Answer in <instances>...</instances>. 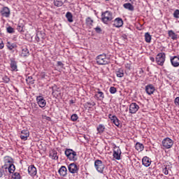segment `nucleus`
Returning a JSON list of instances; mask_svg holds the SVG:
<instances>
[{
    "label": "nucleus",
    "instance_id": "nucleus-52",
    "mask_svg": "<svg viewBox=\"0 0 179 179\" xmlns=\"http://www.w3.org/2000/svg\"><path fill=\"white\" fill-rule=\"evenodd\" d=\"M10 79L8 78H6V83H8L9 82Z\"/></svg>",
    "mask_w": 179,
    "mask_h": 179
},
{
    "label": "nucleus",
    "instance_id": "nucleus-3",
    "mask_svg": "<svg viewBox=\"0 0 179 179\" xmlns=\"http://www.w3.org/2000/svg\"><path fill=\"white\" fill-rule=\"evenodd\" d=\"M96 61L98 65H107L108 64H110V59L107 57L106 54L98 55L96 58Z\"/></svg>",
    "mask_w": 179,
    "mask_h": 179
},
{
    "label": "nucleus",
    "instance_id": "nucleus-31",
    "mask_svg": "<svg viewBox=\"0 0 179 179\" xmlns=\"http://www.w3.org/2000/svg\"><path fill=\"white\" fill-rule=\"evenodd\" d=\"M117 78H124V69H119L115 71Z\"/></svg>",
    "mask_w": 179,
    "mask_h": 179
},
{
    "label": "nucleus",
    "instance_id": "nucleus-22",
    "mask_svg": "<svg viewBox=\"0 0 179 179\" xmlns=\"http://www.w3.org/2000/svg\"><path fill=\"white\" fill-rule=\"evenodd\" d=\"M142 164L145 166V167H149V166L152 164V160L148 157H144L142 159Z\"/></svg>",
    "mask_w": 179,
    "mask_h": 179
},
{
    "label": "nucleus",
    "instance_id": "nucleus-1",
    "mask_svg": "<svg viewBox=\"0 0 179 179\" xmlns=\"http://www.w3.org/2000/svg\"><path fill=\"white\" fill-rule=\"evenodd\" d=\"M3 165L1 166V169L3 170H8V173L10 174H13L15 173V171L16 170V167L15 166V164H13V158L10 156H6L3 157Z\"/></svg>",
    "mask_w": 179,
    "mask_h": 179
},
{
    "label": "nucleus",
    "instance_id": "nucleus-51",
    "mask_svg": "<svg viewBox=\"0 0 179 179\" xmlns=\"http://www.w3.org/2000/svg\"><path fill=\"white\" fill-rule=\"evenodd\" d=\"M70 104H74L75 101H73V99L70 100L69 101Z\"/></svg>",
    "mask_w": 179,
    "mask_h": 179
},
{
    "label": "nucleus",
    "instance_id": "nucleus-29",
    "mask_svg": "<svg viewBox=\"0 0 179 179\" xmlns=\"http://www.w3.org/2000/svg\"><path fill=\"white\" fill-rule=\"evenodd\" d=\"M64 2H66V0H54V5L57 7L62 6Z\"/></svg>",
    "mask_w": 179,
    "mask_h": 179
},
{
    "label": "nucleus",
    "instance_id": "nucleus-42",
    "mask_svg": "<svg viewBox=\"0 0 179 179\" xmlns=\"http://www.w3.org/2000/svg\"><path fill=\"white\" fill-rule=\"evenodd\" d=\"M41 34H42L41 31H38L36 34V41H40V36H41Z\"/></svg>",
    "mask_w": 179,
    "mask_h": 179
},
{
    "label": "nucleus",
    "instance_id": "nucleus-48",
    "mask_svg": "<svg viewBox=\"0 0 179 179\" xmlns=\"http://www.w3.org/2000/svg\"><path fill=\"white\" fill-rule=\"evenodd\" d=\"M43 118H44L45 120H47V121H51V117H48V116H43Z\"/></svg>",
    "mask_w": 179,
    "mask_h": 179
},
{
    "label": "nucleus",
    "instance_id": "nucleus-18",
    "mask_svg": "<svg viewBox=\"0 0 179 179\" xmlns=\"http://www.w3.org/2000/svg\"><path fill=\"white\" fill-rule=\"evenodd\" d=\"M94 98L96 100H99L100 101L104 100V92H101L100 89H98L97 91L95 92Z\"/></svg>",
    "mask_w": 179,
    "mask_h": 179
},
{
    "label": "nucleus",
    "instance_id": "nucleus-32",
    "mask_svg": "<svg viewBox=\"0 0 179 179\" xmlns=\"http://www.w3.org/2000/svg\"><path fill=\"white\" fill-rule=\"evenodd\" d=\"M145 43H150L152 41V36L149 32L145 34Z\"/></svg>",
    "mask_w": 179,
    "mask_h": 179
},
{
    "label": "nucleus",
    "instance_id": "nucleus-5",
    "mask_svg": "<svg viewBox=\"0 0 179 179\" xmlns=\"http://www.w3.org/2000/svg\"><path fill=\"white\" fill-rule=\"evenodd\" d=\"M94 167L100 174H103L104 173V169H106V165L103 164V162L100 159H96L94 162Z\"/></svg>",
    "mask_w": 179,
    "mask_h": 179
},
{
    "label": "nucleus",
    "instance_id": "nucleus-6",
    "mask_svg": "<svg viewBox=\"0 0 179 179\" xmlns=\"http://www.w3.org/2000/svg\"><path fill=\"white\" fill-rule=\"evenodd\" d=\"M155 61L157 65L160 66H163L164 65V62H166V53L160 52L158 53L156 56Z\"/></svg>",
    "mask_w": 179,
    "mask_h": 179
},
{
    "label": "nucleus",
    "instance_id": "nucleus-25",
    "mask_svg": "<svg viewBox=\"0 0 179 179\" xmlns=\"http://www.w3.org/2000/svg\"><path fill=\"white\" fill-rule=\"evenodd\" d=\"M97 134H99V135H101L104 131H106V127L103 124H99L96 128Z\"/></svg>",
    "mask_w": 179,
    "mask_h": 179
},
{
    "label": "nucleus",
    "instance_id": "nucleus-34",
    "mask_svg": "<svg viewBox=\"0 0 179 179\" xmlns=\"http://www.w3.org/2000/svg\"><path fill=\"white\" fill-rule=\"evenodd\" d=\"M87 26L92 27L93 26V20L90 17H87L85 20Z\"/></svg>",
    "mask_w": 179,
    "mask_h": 179
},
{
    "label": "nucleus",
    "instance_id": "nucleus-4",
    "mask_svg": "<svg viewBox=\"0 0 179 179\" xmlns=\"http://www.w3.org/2000/svg\"><path fill=\"white\" fill-rule=\"evenodd\" d=\"M113 20V13L108 10L102 13L101 14V22L104 23V24H108L109 22Z\"/></svg>",
    "mask_w": 179,
    "mask_h": 179
},
{
    "label": "nucleus",
    "instance_id": "nucleus-56",
    "mask_svg": "<svg viewBox=\"0 0 179 179\" xmlns=\"http://www.w3.org/2000/svg\"><path fill=\"white\" fill-rule=\"evenodd\" d=\"M106 1H110V0H106Z\"/></svg>",
    "mask_w": 179,
    "mask_h": 179
},
{
    "label": "nucleus",
    "instance_id": "nucleus-19",
    "mask_svg": "<svg viewBox=\"0 0 179 179\" xmlns=\"http://www.w3.org/2000/svg\"><path fill=\"white\" fill-rule=\"evenodd\" d=\"M28 174L31 176V177H34L37 174V169L34 165H31L28 167Z\"/></svg>",
    "mask_w": 179,
    "mask_h": 179
},
{
    "label": "nucleus",
    "instance_id": "nucleus-49",
    "mask_svg": "<svg viewBox=\"0 0 179 179\" xmlns=\"http://www.w3.org/2000/svg\"><path fill=\"white\" fill-rule=\"evenodd\" d=\"M87 106H96V103H94V102H92V103L87 102Z\"/></svg>",
    "mask_w": 179,
    "mask_h": 179
},
{
    "label": "nucleus",
    "instance_id": "nucleus-26",
    "mask_svg": "<svg viewBox=\"0 0 179 179\" xmlns=\"http://www.w3.org/2000/svg\"><path fill=\"white\" fill-rule=\"evenodd\" d=\"M21 57H29V55H30V53L29 52V49H27V48H23L22 49V52L20 54Z\"/></svg>",
    "mask_w": 179,
    "mask_h": 179
},
{
    "label": "nucleus",
    "instance_id": "nucleus-20",
    "mask_svg": "<svg viewBox=\"0 0 179 179\" xmlns=\"http://www.w3.org/2000/svg\"><path fill=\"white\" fill-rule=\"evenodd\" d=\"M124 24V21L122 20V18L120 17H117L116 19L114 20L113 21V26L115 27H122Z\"/></svg>",
    "mask_w": 179,
    "mask_h": 179
},
{
    "label": "nucleus",
    "instance_id": "nucleus-39",
    "mask_svg": "<svg viewBox=\"0 0 179 179\" xmlns=\"http://www.w3.org/2000/svg\"><path fill=\"white\" fill-rule=\"evenodd\" d=\"M23 25H20V24H18L17 27V31H19L20 33H23Z\"/></svg>",
    "mask_w": 179,
    "mask_h": 179
},
{
    "label": "nucleus",
    "instance_id": "nucleus-53",
    "mask_svg": "<svg viewBox=\"0 0 179 179\" xmlns=\"http://www.w3.org/2000/svg\"><path fill=\"white\" fill-rule=\"evenodd\" d=\"M177 73H178V75L179 76V69L177 70Z\"/></svg>",
    "mask_w": 179,
    "mask_h": 179
},
{
    "label": "nucleus",
    "instance_id": "nucleus-55",
    "mask_svg": "<svg viewBox=\"0 0 179 179\" xmlns=\"http://www.w3.org/2000/svg\"><path fill=\"white\" fill-rule=\"evenodd\" d=\"M129 69H131V67H129Z\"/></svg>",
    "mask_w": 179,
    "mask_h": 179
},
{
    "label": "nucleus",
    "instance_id": "nucleus-37",
    "mask_svg": "<svg viewBox=\"0 0 179 179\" xmlns=\"http://www.w3.org/2000/svg\"><path fill=\"white\" fill-rule=\"evenodd\" d=\"M13 179H20L21 176H20V173L15 172L13 176Z\"/></svg>",
    "mask_w": 179,
    "mask_h": 179
},
{
    "label": "nucleus",
    "instance_id": "nucleus-35",
    "mask_svg": "<svg viewBox=\"0 0 179 179\" xmlns=\"http://www.w3.org/2000/svg\"><path fill=\"white\" fill-rule=\"evenodd\" d=\"M169 169H170V167L169 166H164V167L162 169V173L164 174H165V176H168Z\"/></svg>",
    "mask_w": 179,
    "mask_h": 179
},
{
    "label": "nucleus",
    "instance_id": "nucleus-21",
    "mask_svg": "<svg viewBox=\"0 0 179 179\" xmlns=\"http://www.w3.org/2000/svg\"><path fill=\"white\" fill-rule=\"evenodd\" d=\"M58 173L61 177H66V174L68 173V169H66V166H62L58 171Z\"/></svg>",
    "mask_w": 179,
    "mask_h": 179
},
{
    "label": "nucleus",
    "instance_id": "nucleus-2",
    "mask_svg": "<svg viewBox=\"0 0 179 179\" xmlns=\"http://www.w3.org/2000/svg\"><path fill=\"white\" fill-rule=\"evenodd\" d=\"M64 155L70 162H76L78 160V154L71 148H66L64 151Z\"/></svg>",
    "mask_w": 179,
    "mask_h": 179
},
{
    "label": "nucleus",
    "instance_id": "nucleus-16",
    "mask_svg": "<svg viewBox=\"0 0 179 179\" xmlns=\"http://www.w3.org/2000/svg\"><path fill=\"white\" fill-rule=\"evenodd\" d=\"M29 136H30V132L29 130L24 129L20 133V137L22 141H27V138H29Z\"/></svg>",
    "mask_w": 179,
    "mask_h": 179
},
{
    "label": "nucleus",
    "instance_id": "nucleus-50",
    "mask_svg": "<svg viewBox=\"0 0 179 179\" xmlns=\"http://www.w3.org/2000/svg\"><path fill=\"white\" fill-rule=\"evenodd\" d=\"M150 59L151 62H155V57H150Z\"/></svg>",
    "mask_w": 179,
    "mask_h": 179
},
{
    "label": "nucleus",
    "instance_id": "nucleus-12",
    "mask_svg": "<svg viewBox=\"0 0 179 179\" xmlns=\"http://www.w3.org/2000/svg\"><path fill=\"white\" fill-rule=\"evenodd\" d=\"M108 118L110 120L111 122L114 124L117 128H121V124H120V120L117 116L113 115L111 114L108 115Z\"/></svg>",
    "mask_w": 179,
    "mask_h": 179
},
{
    "label": "nucleus",
    "instance_id": "nucleus-46",
    "mask_svg": "<svg viewBox=\"0 0 179 179\" xmlns=\"http://www.w3.org/2000/svg\"><path fill=\"white\" fill-rule=\"evenodd\" d=\"M96 33H100L101 31V28H100V27H96L95 29H94Z\"/></svg>",
    "mask_w": 179,
    "mask_h": 179
},
{
    "label": "nucleus",
    "instance_id": "nucleus-28",
    "mask_svg": "<svg viewBox=\"0 0 179 179\" xmlns=\"http://www.w3.org/2000/svg\"><path fill=\"white\" fill-rule=\"evenodd\" d=\"M123 7L124 8V9H127L128 10H130L131 12L134 10V8L132 6V4H131V3H126L123 4Z\"/></svg>",
    "mask_w": 179,
    "mask_h": 179
},
{
    "label": "nucleus",
    "instance_id": "nucleus-24",
    "mask_svg": "<svg viewBox=\"0 0 179 179\" xmlns=\"http://www.w3.org/2000/svg\"><path fill=\"white\" fill-rule=\"evenodd\" d=\"M57 151L55 150H52L50 151V157L52 159V160H58V157L57 156Z\"/></svg>",
    "mask_w": 179,
    "mask_h": 179
},
{
    "label": "nucleus",
    "instance_id": "nucleus-8",
    "mask_svg": "<svg viewBox=\"0 0 179 179\" xmlns=\"http://www.w3.org/2000/svg\"><path fill=\"white\" fill-rule=\"evenodd\" d=\"M122 153V152H121V148H120V147L115 146L113 148V160H121Z\"/></svg>",
    "mask_w": 179,
    "mask_h": 179
},
{
    "label": "nucleus",
    "instance_id": "nucleus-41",
    "mask_svg": "<svg viewBox=\"0 0 179 179\" xmlns=\"http://www.w3.org/2000/svg\"><path fill=\"white\" fill-rule=\"evenodd\" d=\"M78 115L76 114H73L71 117V121H78Z\"/></svg>",
    "mask_w": 179,
    "mask_h": 179
},
{
    "label": "nucleus",
    "instance_id": "nucleus-40",
    "mask_svg": "<svg viewBox=\"0 0 179 179\" xmlns=\"http://www.w3.org/2000/svg\"><path fill=\"white\" fill-rule=\"evenodd\" d=\"M6 30L9 34L15 33V29L12 27H7Z\"/></svg>",
    "mask_w": 179,
    "mask_h": 179
},
{
    "label": "nucleus",
    "instance_id": "nucleus-30",
    "mask_svg": "<svg viewBox=\"0 0 179 179\" xmlns=\"http://www.w3.org/2000/svg\"><path fill=\"white\" fill-rule=\"evenodd\" d=\"M66 17L69 23H72V22H73V15H72V13L71 12L66 13Z\"/></svg>",
    "mask_w": 179,
    "mask_h": 179
},
{
    "label": "nucleus",
    "instance_id": "nucleus-36",
    "mask_svg": "<svg viewBox=\"0 0 179 179\" xmlns=\"http://www.w3.org/2000/svg\"><path fill=\"white\" fill-rule=\"evenodd\" d=\"M109 92L110 94H115V93H117V88H115V87H110L109 89Z\"/></svg>",
    "mask_w": 179,
    "mask_h": 179
},
{
    "label": "nucleus",
    "instance_id": "nucleus-7",
    "mask_svg": "<svg viewBox=\"0 0 179 179\" xmlns=\"http://www.w3.org/2000/svg\"><path fill=\"white\" fill-rule=\"evenodd\" d=\"M162 145L164 149H171L173 145H174V141L171 138L166 137L162 140Z\"/></svg>",
    "mask_w": 179,
    "mask_h": 179
},
{
    "label": "nucleus",
    "instance_id": "nucleus-23",
    "mask_svg": "<svg viewBox=\"0 0 179 179\" xmlns=\"http://www.w3.org/2000/svg\"><path fill=\"white\" fill-rule=\"evenodd\" d=\"M168 35L169 37H170V38H171V40H178V35L176 33H174V31L173 30H169L168 31Z\"/></svg>",
    "mask_w": 179,
    "mask_h": 179
},
{
    "label": "nucleus",
    "instance_id": "nucleus-33",
    "mask_svg": "<svg viewBox=\"0 0 179 179\" xmlns=\"http://www.w3.org/2000/svg\"><path fill=\"white\" fill-rule=\"evenodd\" d=\"M11 71H17V64L15 61H11L10 62Z\"/></svg>",
    "mask_w": 179,
    "mask_h": 179
},
{
    "label": "nucleus",
    "instance_id": "nucleus-15",
    "mask_svg": "<svg viewBox=\"0 0 179 179\" xmlns=\"http://www.w3.org/2000/svg\"><path fill=\"white\" fill-rule=\"evenodd\" d=\"M155 90L156 88H155V86H153L152 84H149L145 86V92L148 96H152V94L155 93Z\"/></svg>",
    "mask_w": 179,
    "mask_h": 179
},
{
    "label": "nucleus",
    "instance_id": "nucleus-10",
    "mask_svg": "<svg viewBox=\"0 0 179 179\" xmlns=\"http://www.w3.org/2000/svg\"><path fill=\"white\" fill-rule=\"evenodd\" d=\"M36 103L41 108H44L47 106V101L44 99L43 96H36Z\"/></svg>",
    "mask_w": 179,
    "mask_h": 179
},
{
    "label": "nucleus",
    "instance_id": "nucleus-9",
    "mask_svg": "<svg viewBox=\"0 0 179 179\" xmlns=\"http://www.w3.org/2000/svg\"><path fill=\"white\" fill-rule=\"evenodd\" d=\"M69 171L71 174H78L79 172V168L78 167V165L75 163L70 164L68 166Z\"/></svg>",
    "mask_w": 179,
    "mask_h": 179
},
{
    "label": "nucleus",
    "instance_id": "nucleus-13",
    "mask_svg": "<svg viewBox=\"0 0 179 179\" xmlns=\"http://www.w3.org/2000/svg\"><path fill=\"white\" fill-rule=\"evenodd\" d=\"M0 13L3 17H10V9L8 7H3L0 11Z\"/></svg>",
    "mask_w": 179,
    "mask_h": 179
},
{
    "label": "nucleus",
    "instance_id": "nucleus-44",
    "mask_svg": "<svg viewBox=\"0 0 179 179\" xmlns=\"http://www.w3.org/2000/svg\"><path fill=\"white\" fill-rule=\"evenodd\" d=\"M5 47V45L3 44V41L2 39H0V50H2Z\"/></svg>",
    "mask_w": 179,
    "mask_h": 179
},
{
    "label": "nucleus",
    "instance_id": "nucleus-43",
    "mask_svg": "<svg viewBox=\"0 0 179 179\" xmlns=\"http://www.w3.org/2000/svg\"><path fill=\"white\" fill-rule=\"evenodd\" d=\"M5 174V171H3V169H0V178H2L3 177V175Z\"/></svg>",
    "mask_w": 179,
    "mask_h": 179
},
{
    "label": "nucleus",
    "instance_id": "nucleus-45",
    "mask_svg": "<svg viewBox=\"0 0 179 179\" xmlns=\"http://www.w3.org/2000/svg\"><path fill=\"white\" fill-rule=\"evenodd\" d=\"M174 103H175L176 106H179V97L178 96L175 99Z\"/></svg>",
    "mask_w": 179,
    "mask_h": 179
},
{
    "label": "nucleus",
    "instance_id": "nucleus-38",
    "mask_svg": "<svg viewBox=\"0 0 179 179\" xmlns=\"http://www.w3.org/2000/svg\"><path fill=\"white\" fill-rule=\"evenodd\" d=\"M173 17H175L176 19H178L179 18V10L176 9L174 13H173Z\"/></svg>",
    "mask_w": 179,
    "mask_h": 179
},
{
    "label": "nucleus",
    "instance_id": "nucleus-47",
    "mask_svg": "<svg viewBox=\"0 0 179 179\" xmlns=\"http://www.w3.org/2000/svg\"><path fill=\"white\" fill-rule=\"evenodd\" d=\"M57 66H60V68H64V63L62 62H57Z\"/></svg>",
    "mask_w": 179,
    "mask_h": 179
},
{
    "label": "nucleus",
    "instance_id": "nucleus-14",
    "mask_svg": "<svg viewBox=\"0 0 179 179\" xmlns=\"http://www.w3.org/2000/svg\"><path fill=\"white\" fill-rule=\"evenodd\" d=\"M171 64L174 68L179 66V56H173L170 58Z\"/></svg>",
    "mask_w": 179,
    "mask_h": 179
},
{
    "label": "nucleus",
    "instance_id": "nucleus-17",
    "mask_svg": "<svg viewBox=\"0 0 179 179\" xmlns=\"http://www.w3.org/2000/svg\"><path fill=\"white\" fill-rule=\"evenodd\" d=\"M6 45L8 50H9V51H12L13 52H15V50L17 48V44L16 43H11L8 41Z\"/></svg>",
    "mask_w": 179,
    "mask_h": 179
},
{
    "label": "nucleus",
    "instance_id": "nucleus-54",
    "mask_svg": "<svg viewBox=\"0 0 179 179\" xmlns=\"http://www.w3.org/2000/svg\"><path fill=\"white\" fill-rule=\"evenodd\" d=\"M178 23H179V18H178Z\"/></svg>",
    "mask_w": 179,
    "mask_h": 179
},
{
    "label": "nucleus",
    "instance_id": "nucleus-27",
    "mask_svg": "<svg viewBox=\"0 0 179 179\" xmlns=\"http://www.w3.org/2000/svg\"><path fill=\"white\" fill-rule=\"evenodd\" d=\"M135 148L136 150H137L138 152H142L143 149H145V146L143 145V144L139 142L136 143Z\"/></svg>",
    "mask_w": 179,
    "mask_h": 179
},
{
    "label": "nucleus",
    "instance_id": "nucleus-11",
    "mask_svg": "<svg viewBox=\"0 0 179 179\" xmlns=\"http://www.w3.org/2000/svg\"><path fill=\"white\" fill-rule=\"evenodd\" d=\"M139 105L136 103H131L129 105V113L130 114H136V113H138V111L139 110Z\"/></svg>",
    "mask_w": 179,
    "mask_h": 179
}]
</instances>
